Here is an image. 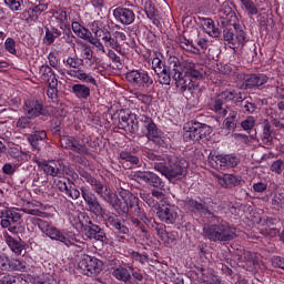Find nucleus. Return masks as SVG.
<instances>
[{"mask_svg": "<svg viewBox=\"0 0 284 284\" xmlns=\"http://www.w3.org/2000/svg\"><path fill=\"white\" fill-rule=\"evenodd\" d=\"M170 70L176 88H180L182 92H185V90L190 92L200 90L199 81L203 79V67L200 63H195L192 60L180 62L178 58H173L170 61Z\"/></svg>", "mask_w": 284, "mask_h": 284, "instance_id": "7ed1b4c3", "label": "nucleus"}, {"mask_svg": "<svg viewBox=\"0 0 284 284\" xmlns=\"http://www.w3.org/2000/svg\"><path fill=\"white\" fill-rule=\"evenodd\" d=\"M148 183L153 187H163V181H161V178H159V175H156V173H153V172H151Z\"/></svg>", "mask_w": 284, "mask_h": 284, "instance_id": "5fc2aeb1", "label": "nucleus"}, {"mask_svg": "<svg viewBox=\"0 0 284 284\" xmlns=\"http://www.w3.org/2000/svg\"><path fill=\"white\" fill-rule=\"evenodd\" d=\"M39 168L44 172V174H48L49 176H58L61 179L65 174V166L61 165V163L54 162V161H40L38 162Z\"/></svg>", "mask_w": 284, "mask_h": 284, "instance_id": "dca6fc26", "label": "nucleus"}, {"mask_svg": "<svg viewBox=\"0 0 284 284\" xmlns=\"http://www.w3.org/2000/svg\"><path fill=\"white\" fill-rule=\"evenodd\" d=\"M54 71L52 70V67L48 65V64H42L40 67V74H41V79L43 81H45V79H48Z\"/></svg>", "mask_w": 284, "mask_h": 284, "instance_id": "4d7b16f0", "label": "nucleus"}, {"mask_svg": "<svg viewBox=\"0 0 284 284\" xmlns=\"http://www.w3.org/2000/svg\"><path fill=\"white\" fill-rule=\"evenodd\" d=\"M89 28L95 37H101V31L103 30V22L95 20L89 24Z\"/></svg>", "mask_w": 284, "mask_h": 284, "instance_id": "603ef678", "label": "nucleus"}, {"mask_svg": "<svg viewBox=\"0 0 284 284\" xmlns=\"http://www.w3.org/2000/svg\"><path fill=\"white\" fill-rule=\"evenodd\" d=\"M156 216L166 225H174L179 219V209L170 203L162 202L158 205Z\"/></svg>", "mask_w": 284, "mask_h": 284, "instance_id": "ddd939ff", "label": "nucleus"}, {"mask_svg": "<svg viewBox=\"0 0 284 284\" xmlns=\"http://www.w3.org/2000/svg\"><path fill=\"white\" fill-rule=\"evenodd\" d=\"M69 223L77 230V232H83V222L79 213L69 214Z\"/></svg>", "mask_w": 284, "mask_h": 284, "instance_id": "e433bc0d", "label": "nucleus"}, {"mask_svg": "<svg viewBox=\"0 0 284 284\" xmlns=\"http://www.w3.org/2000/svg\"><path fill=\"white\" fill-rule=\"evenodd\" d=\"M34 284H59V281L54 278V275L50 273H44L33 280Z\"/></svg>", "mask_w": 284, "mask_h": 284, "instance_id": "c9c22d12", "label": "nucleus"}, {"mask_svg": "<svg viewBox=\"0 0 284 284\" xmlns=\"http://www.w3.org/2000/svg\"><path fill=\"white\" fill-rule=\"evenodd\" d=\"M85 234L88 239H91V240L93 239L94 241H102V242L105 241V233L97 224H91V226L87 229Z\"/></svg>", "mask_w": 284, "mask_h": 284, "instance_id": "4be33fe9", "label": "nucleus"}, {"mask_svg": "<svg viewBox=\"0 0 284 284\" xmlns=\"http://www.w3.org/2000/svg\"><path fill=\"white\" fill-rule=\"evenodd\" d=\"M38 227L43 234H45V236L51 239V241H60V243H63L64 245H67V247H70V245H74V239L70 236V233L63 230L61 231L57 229V226H52V224H50V222L48 221L39 220Z\"/></svg>", "mask_w": 284, "mask_h": 284, "instance_id": "39448f33", "label": "nucleus"}, {"mask_svg": "<svg viewBox=\"0 0 284 284\" xmlns=\"http://www.w3.org/2000/svg\"><path fill=\"white\" fill-rule=\"evenodd\" d=\"M185 206L191 212H201L202 214H207V207L203 203H199L193 199L187 197L185 200Z\"/></svg>", "mask_w": 284, "mask_h": 284, "instance_id": "c756f323", "label": "nucleus"}, {"mask_svg": "<svg viewBox=\"0 0 284 284\" xmlns=\"http://www.w3.org/2000/svg\"><path fill=\"white\" fill-rule=\"evenodd\" d=\"M2 284H30L23 275H4Z\"/></svg>", "mask_w": 284, "mask_h": 284, "instance_id": "473e14b6", "label": "nucleus"}, {"mask_svg": "<svg viewBox=\"0 0 284 284\" xmlns=\"http://www.w3.org/2000/svg\"><path fill=\"white\" fill-rule=\"evenodd\" d=\"M140 121L144 124V129L146 130L145 136L149 141H152L155 145H160V148H168V143L163 139V133L159 130L152 118L141 115Z\"/></svg>", "mask_w": 284, "mask_h": 284, "instance_id": "6e6552de", "label": "nucleus"}, {"mask_svg": "<svg viewBox=\"0 0 284 284\" xmlns=\"http://www.w3.org/2000/svg\"><path fill=\"white\" fill-rule=\"evenodd\" d=\"M155 232L159 239L166 245H172V243H174V237L170 236L164 224H155Z\"/></svg>", "mask_w": 284, "mask_h": 284, "instance_id": "a878e982", "label": "nucleus"}, {"mask_svg": "<svg viewBox=\"0 0 284 284\" xmlns=\"http://www.w3.org/2000/svg\"><path fill=\"white\" fill-rule=\"evenodd\" d=\"M216 179L217 183L222 185V187H230L241 183V176L234 174L217 175Z\"/></svg>", "mask_w": 284, "mask_h": 284, "instance_id": "412c9836", "label": "nucleus"}, {"mask_svg": "<svg viewBox=\"0 0 284 284\" xmlns=\"http://www.w3.org/2000/svg\"><path fill=\"white\" fill-rule=\"evenodd\" d=\"M59 37H61V30L57 28L47 29L43 43H45V45H52V43H54Z\"/></svg>", "mask_w": 284, "mask_h": 284, "instance_id": "7c9ffc66", "label": "nucleus"}, {"mask_svg": "<svg viewBox=\"0 0 284 284\" xmlns=\"http://www.w3.org/2000/svg\"><path fill=\"white\" fill-rule=\"evenodd\" d=\"M4 241L8 247L16 254L17 256H21V254H26L27 244L20 237H13L10 234H4Z\"/></svg>", "mask_w": 284, "mask_h": 284, "instance_id": "a211bd4d", "label": "nucleus"}, {"mask_svg": "<svg viewBox=\"0 0 284 284\" xmlns=\"http://www.w3.org/2000/svg\"><path fill=\"white\" fill-rule=\"evenodd\" d=\"M4 49L9 54H17V42L12 38H7L4 41Z\"/></svg>", "mask_w": 284, "mask_h": 284, "instance_id": "864d4df0", "label": "nucleus"}, {"mask_svg": "<svg viewBox=\"0 0 284 284\" xmlns=\"http://www.w3.org/2000/svg\"><path fill=\"white\" fill-rule=\"evenodd\" d=\"M230 110V108H223V100L221 98L215 101L214 112H216L219 116H227V111Z\"/></svg>", "mask_w": 284, "mask_h": 284, "instance_id": "09e8293b", "label": "nucleus"}, {"mask_svg": "<svg viewBox=\"0 0 284 284\" xmlns=\"http://www.w3.org/2000/svg\"><path fill=\"white\" fill-rule=\"evenodd\" d=\"M125 79L129 83L136 85V88H150L152 83H154V80H152L150 74L146 71L141 70H131L126 72Z\"/></svg>", "mask_w": 284, "mask_h": 284, "instance_id": "4468645a", "label": "nucleus"}, {"mask_svg": "<svg viewBox=\"0 0 284 284\" xmlns=\"http://www.w3.org/2000/svg\"><path fill=\"white\" fill-rule=\"evenodd\" d=\"M283 165H284L283 160H276L271 165V172H274L275 174H281V172H283Z\"/></svg>", "mask_w": 284, "mask_h": 284, "instance_id": "680f3d73", "label": "nucleus"}, {"mask_svg": "<svg viewBox=\"0 0 284 284\" xmlns=\"http://www.w3.org/2000/svg\"><path fill=\"white\" fill-rule=\"evenodd\" d=\"M272 125L270 124V121H264V128H263V136L266 141H272Z\"/></svg>", "mask_w": 284, "mask_h": 284, "instance_id": "13d9d810", "label": "nucleus"}, {"mask_svg": "<svg viewBox=\"0 0 284 284\" xmlns=\"http://www.w3.org/2000/svg\"><path fill=\"white\" fill-rule=\"evenodd\" d=\"M113 17L115 21L122 23V26H132V22L136 19L132 9L118 7L113 10Z\"/></svg>", "mask_w": 284, "mask_h": 284, "instance_id": "f3484780", "label": "nucleus"}, {"mask_svg": "<svg viewBox=\"0 0 284 284\" xmlns=\"http://www.w3.org/2000/svg\"><path fill=\"white\" fill-rule=\"evenodd\" d=\"M82 178L84 181H87V183H89V185H91V187H93L94 192H97L99 196L112 205L118 214H128L131 209L138 219H141V221L145 219V214L141 212V207H139V197H136L130 191H120V196L123 201L121 202V200L112 192V190H110V187H108V185L101 184V182L92 178L90 173H82Z\"/></svg>", "mask_w": 284, "mask_h": 284, "instance_id": "f257e3e1", "label": "nucleus"}, {"mask_svg": "<svg viewBox=\"0 0 284 284\" xmlns=\"http://www.w3.org/2000/svg\"><path fill=\"white\" fill-rule=\"evenodd\" d=\"M103 270V262L94 256L84 254L78 262V271L84 276H94Z\"/></svg>", "mask_w": 284, "mask_h": 284, "instance_id": "0eeeda50", "label": "nucleus"}, {"mask_svg": "<svg viewBox=\"0 0 284 284\" xmlns=\"http://www.w3.org/2000/svg\"><path fill=\"white\" fill-rule=\"evenodd\" d=\"M240 3L244 6L245 10L251 14V17H254L255 14H258V9L254 4V1L252 0H240Z\"/></svg>", "mask_w": 284, "mask_h": 284, "instance_id": "49530a36", "label": "nucleus"}, {"mask_svg": "<svg viewBox=\"0 0 284 284\" xmlns=\"http://www.w3.org/2000/svg\"><path fill=\"white\" fill-rule=\"evenodd\" d=\"M48 60L51 68H54L60 74H65V69L59 67V51H51L48 54Z\"/></svg>", "mask_w": 284, "mask_h": 284, "instance_id": "2f4dec72", "label": "nucleus"}, {"mask_svg": "<svg viewBox=\"0 0 284 284\" xmlns=\"http://www.w3.org/2000/svg\"><path fill=\"white\" fill-rule=\"evenodd\" d=\"M151 173L152 172L150 171H135L133 173V178L135 179V181L149 183Z\"/></svg>", "mask_w": 284, "mask_h": 284, "instance_id": "de8ad7c7", "label": "nucleus"}, {"mask_svg": "<svg viewBox=\"0 0 284 284\" xmlns=\"http://www.w3.org/2000/svg\"><path fill=\"white\" fill-rule=\"evenodd\" d=\"M202 22L204 26V30L209 37H212L213 39H216L220 37L221 31H219V28L214 26V20L210 18H202Z\"/></svg>", "mask_w": 284, "mask_h": 284, "instance_id": "393cba45", "label": "nucleus"}, {"mask_svg": "<svg viewBox=\"0 0 284 284\" xmlns=\"http://www.w3.org/2000/svg\"><path fill=\"white\" fill-rule=\"evenodd\" d=\"M63 63H67L69 68H73L74 70L81 68L83 65V59L74 55V57H69L67 60H63Z\"/></svg>", "mask_w": 284, "mask_h": 284, "instance_id": "c03bdc74", "label": "nucleus"}, {"mask_svg": "<svg viewBox=\"0 0 284 284\" xmlns=\"http://www.w3.org/2000/svg\"><path fill=\"white\" fill-rule=\"evenodd\" d=\"M151 65H152V70L155 72V74H161L162 72H165V69L168 68V67H165L163 57H159V55H155L152 59Z\"/></svg>", "mask_w": 284, "mask_h": 284, "instance_id": "f704fd0d", "label": "nucleus"}, {"mask_svg": "<svg viewBox=\"0 0 284 284\" xmlns=\"http://www.w3.org/2000/svg\"><path fill=\"white\" fill-rule=\"evenodd\" d=\"M1 214L2 219H9L12 223H19V221H21V214L16 210H4Z\"/></svg>", "mask_w": 284, "mask_h": 284, "instance_id": "a19ab883", "label": "nucleus"}, {"mask_svg": "<svg viewBox=\"0 0 284 284\" xmlns=\"http://www.w3.org/2000/svg\"><path fill=\"white\" fill-rule=\"evenodd\" d=\"M79 81H82L83 83H90L91 85H97V79L92 77L90 73H85L81 71Z\"/></svg>", "mask_w": 284, "mask_h": 284, "instance_id": "6e6d98bb", "label": "nucleus"}, {"mask_svg": "<svg viewBox=\"0 0 284 284\" xmlns=\"http://www.w3.org/2000/svg\"><path fill=\"white\" fill-rule=\"evenodd\" d=\"M270 78H267L263 73L258 74H247L244 77V85L247 89L252 88H261V85H265Z\"/></svg>", "mask_w": 284, "mask_h": 284, "instance_id": "aec40b11", "label": "nucleus"}, {"mask_svg": "<svg viewBox=\"0 0 284 284\" xmlns=\"http://www.w3.org/2000/svg\"><path fill=\"white\" fill-rule=\"evenodd\" d=\"M77 37L80 39H83L84 41H88L89 43H92L94 41V37H92V32L85 27H82V30L78 31Z\"/></svg>", "mask_w": 284, "mask_h": 284, "instance_id": "3c124183", "label": "nucleus"}, {"mask_svg": "<svg viewBox=\"0 0 284 284\" xmlns=\"http://www.w3.org/2000/svg\"><path fill=\"white\" fill-rule=\"evenodd\" d=\"M236 116H239V112L232 109H229L226 119L223 122V125L226 130H236V124L239 123V120L236 119Z\"/></svg>", "mask_w": 284, "mask_h": 284, "instance_id": "bb28decb", "label": "nucleus"}, {"mask_svg": "<svg viewBox=\"0 0 284 284\" xmlns=\"http://www.w3.org/2000/svg\"><path fill=\"white\" fill-rule=\"evenodd\" d=\"M81 196L87 205L88 212H91L95 216H105V209L101 206L99 203V199L92 191H90V186H81L80 187Z\"/></svg>", "mask_w": 284, "mask_h": 284, "instance_id": "9d476101", "label": "nucleus"}, {"mask_svg": "<svg viewBox=\"0 0 284 284\" xmlns=\"http://www.w3.org/2000/svg\"><path fill=\"white\" fill-rule=\"evenodd\" d=\"M108 224L111 225V227H114L119 234H129L130 229L125 226V224L121 223L119 217L116 215H111L108 217Z\"/></svg>", "mask_w": 284, "mask_h": 284, "instance_id": "cd10ccee", "label": "nucleus"}, {"mask_svg": "<svg viewBox=\"0 0 284 284\" xmlns=\"http://www.w3.org/2000/svg\"><path fill=\"white\" fill-rule=\"evenodd\" d=\"M136 99H138V101H140V103H144V105L152 104V95H150V94L139 93L136 95Z\"/></svg>", "mask_w": 284, "mask_h": 284, "instance_id": "e2e57ef3", "label": "nucleus"}, {"mask_svg": "<svg viewBox=\"0 0 284 284\" xmlns=\"http://www.w3.org/2000/svg\"><path fill=\"white\" fill-rule=\"evenodd\" d=\"M224 41H227L230 45H234V33L227 29L224 30Z\"/></svg>", "mask_w": 284, "mask_h": 284, "instance_id": "774afa93", "label": "nucleus"}, {"mask_svg": "<svg viewBox=\"0 0 284 284\" xmlns=\"http://www.w3.org/2000/svg\"><path fill=\"white\" fill-rule=\"evenodd\" d=\"M30 126V118L22 116L17 122V128H20V130H26V128Z\"/></svg>", "mask_w": 284, "mask_h": 284, "instance_id": "69168bd1", "label": "nucleus"}, {"mask_svg": "<svg viewBox=\"0 0 284 284\" xmlns=\"http://www.w3.org/2000/svg\"><path fill=\"white\" fill-rule=\"evenodd\" d=\"M72 92L78 99H88L90 97V89L85 84H74Z\"/></svg>", "mask_w": 284, "mask_h": 284, "instance_id": "72a5a7b5", "label": "nucleus"}, {"mask_svg": "<svg viewBox=\"0 0 284 284\" xmlns=\"http://www.w3.org/2000/svg\"><path fill=\"white\" fill-rule=\"evenodd\" d=\"M241 163V159L235 154H219L211 152L209 154V165L214 170H221L223 168H236Z\"/></svg>", "mask_w": 284, "mask_h": 284, "instance_id": "1a4fd4ad", "label": "nucleus"}, {"mask_svg": "<svg viewBox=\"0 0 284 284\" xmlns=\"http://www.w3.org/2000/svg\"><path fill=\"white\" fill-rule=\"evenodd\" d=\"M277 108L281 112H284V101L277 103ZM273 125L278 128V130H284V115L280 119H273Z\"/></svg>", "mask_w": 284, "mask_h": 284, "instance_id": "8fccbe9b", "label": "nucleus"}, {"mask_svg": "<svg viewBox=\"0 0 284 284\" xmlns=\"http://www.w3.org/2000/svg\"><path fill=\"white\" fill-rule=\"evenodd\" d=\"M9 264L10 258H8L6 254H0V270H2V272H8Z\"/></svg>", "mask_w": 284, "mask_h": 284, "instance_id": "0e129e2a", "label": "nucleus"}, {"mask_svg": "<svg viewBox=\"0 0 284 284\" xmlns=\"http://www.w3.org/2000/svg\"><path fill=\"white\" fill-rule=\"evenodd\" d=\"M170 72L172 74V69H164L161 73H155L158 75V81L161 85H170L172 78L170 77Z\"/></svg>", "mask_w": 284, "mask_h": 284, "instance_id": "ea45409f", "label": "nucleus"}, {"mask_svg": "<svg viewBox=\"0 0 284 284\" xmlns=\"http://www.w3.org/2000/svg\"><path fill=\"white\" fill-rule=\"evenodd\" d=\"M154 170L160 172L162 176H165L171 183L174 181H181L185 176V168L181 166V162L170 164V168L163 164H155Z\"/></svg>", "mask_w": 284, "mask_h": 284, "instance_id": "f8f14e48", "label": "nucleus"}, {"mask_svg": "<svg viewBox=\"0 0 284 284\" xmlns=\"http://www.w3.org/2000/svg\"><path fill=\"white\" fill-rule=\"evenodd\" d=\"M180 47L183 50H186V52H193V54H199V50L196 49V47H194L192 41H190V40H187L185 38H181L180 39Z\"/></svg>", "mask_w": 284, "mask_h": 284, "instance_id": "a18cd8bd", "label": "nucleus"}, {"mask_svg": "<svg viewBox=\"0 0 284 284\" xmlns=\"http://www.w3.org/2000/svg\"><path fill=\"white\" fill-rule=\"evenodd\" d=\"M4 6L11 10V12H21V6L23 0H3Z\"/></svg>", "mask_w": 284, "mask_h": 284, "instance_id": "79ce46f5", "label": "nucleus"}, {"mask_svg": "<svg viewBox=\"0 0 284 284\" xmlns=\"http://www.w3.org/2000/svg\"><path fill=\"white\" fill-rule=\"evenodd\" d=\"M119 129L130 134H136L139 132V116L136 113L123 112L119 119Z\"/></svg>", "mask_w": 284, "mask_h": 284, "instance_id": "2eb2a0df", "label": "nucleus"}, {"mask_svg": "<svg viewBox=\"0 0 284 284\" xmlns=\"http://www.w3.org/2000/svg\"><path fill=\"white\" fill-rule=\"evenodd\" d=\"M8 271L26 272V262L18 258H11L9 260Z\"/></svg>", "mask_w": 284, "mask_h": 284, "instance_id": "4c0bfd02", "label": "nucleus"}, {"mask_svg": "<svg viewBox=\"0 0 284 284\" xmlns=\"http://www.w3.org/2000/svg\"><path fill=\"white\" fill-rule=\"evenodd\" d=\"M203 232L206 239L214 242L227 243L236 237V229L227 223L205 225Z\"/></svg>", "mask_w": 284, "mask_h": 284, "instance_id": "20e7f679", "label": "nucleus"}, {"mask_svg": "<svg viewBox=\"0 0 284 284\" xmlns=\"http://www.w3.org/2000/svg\"><path fill=\"white\" fill-rule=\"evenodd\" d=\"M245 43H247V40L245 38V31L237 30L234 34L233 48H243Z\"/></svg>", "mask_w": 284, "mask_h": 284, "instance_id": "58836bf2", "label": "nucleus"}, {"mask_svg": "<svg viewBox=\"0 0 284 284\" xmlns=\"http://www.w3.org/2000/svg\"><path fill=\"white\" fill-rule=\"evenodd\" d=\"M220 99L222 101H233V103H241L244 100L241 92H236L234 90H225L220 94Z\"/></svg>", "mask_w": 284, "mask_h": 284, "instance_id": "c85d7f7f", "label": "nucleus"}, {"mask_svg": "<svg viewBox=\"0 0 284 284\" xmlns=\"http://www.w3.org/2000/svg\"><path fill=\"white\" fill-rule=\"evenodd\" d=\"M11 154H14L13 159L18 160L19 162L28 161V153L23 151H19L14 149V150H11Z\"/></svg>", "mask_w": 284, "mask_h": 284, "instance_id": "052dcab7", "label": "nucleus"}, {"mask_svg": "<svg viewBox=\"0 0 284 284\" xmlns=\"http://www.w3.org/2000/svg\"><path fill=\"white\" fill-rule=\"evenodd\" d=\"M58 185H59V190L61 192H64V194H67L69 199H73L74 201H77V199L81 196V192L78 189L72 187L71 185H69L63 181H59Z\"/></svg>", "mask_w": 284, "mask_h": 284, "instance_id": "b1692460", "label": "nucleus"}, {"mask_svg": "<svg viewBox=\"0 0 284 284\" xmlns=\"http://www.w3.org/2000/svg\"><path fill=\"white\" fill-rule=\"evenodd\" d=\"M82 178L84 181H87V183H89V185H91V187H93L94 192H97L99 196L112 205L118 214H128L131 209L138 219H141V221L145 219V214L141 212V207H139V197H136L130 191H120V196L123 201L121 202V200L112 192V190H110V187H108V185L101 184V182L92 178L90 173H82Z\"/></svg>", "mask_w": 284, "mask_h": 284, "instance_id": "f03ea898", "label": "nucleus"}, {"mask_svg": "<svg viewBox=\"0 0 284 284\" xmlns=\"http://www.w3.org/2000/svg\"><path fill=\"white\" fill-rule=\"evenodd\" d=\"M241 125L243 130H252V128L256 125V120L254 119V116H248L246 120L242 121Z\"/></svg>", "mask_w": 284, "mask_h": 284, "instance_id": "bf43d9fd", "label": "nucleus"}, {"mask_svg": "<svg viewBox=\"0 0 284 284\" xmlns=\"http://www.w3.org/2000/svg\"><path fill=\"white\" fill-rule=\"evenodd\" d=\"M271 203H272V205L275 210H283V207H284V193H274Z\"/></svg>", "mask_w": 284, "mask_h": 284, "instance_id": "37998d69", "label": "nucleus"}, {"mask_svg": "<svg viewBox=\"0 0 284 284\" xmlns=\"http://www.w3.org/2000/svg\"><path fill=\"white\" fill-rule=\"evenodd\" d=\"M60 143L62 148L72 150V152H77L78 154H90V150L88 149V145H90V138H72L65 135L61 138Z\"/></svg>", "mask_w": 284, "mask_h": 284, "instance_id": "9b49d317", "label": "nucleus"}, {"mask_svg": "<svg viewBox=\"0 0 284 284\" xmlns=\"http://www.w3.org/2000/svg\"><path fill=\"white\" fill-rule=\"evenodd\" d=\"M184 138L186 141H201L212 134V128L199 121H190L184 124Z\"/></svg>", "mask_w": 284, "mask_h": 284, "instance_id": "423d86ee", "label": "nucleus"}, {"mask_svg": "<svg viewBox=\"0 0 284 284\" xmlns=\"http://www.w3.org/2000/svg\"><path fill=\"white\" fill-rule=\"evenodd\" d=\"M23 110L29 119H36V116H41V114L45 115L43 104L39 103L37 100H27Z\"/></svg>", "mask_w": 284, "mask_h": 284, "instance_id": "6ab92c4d", "label": "nucleus"}, {"mask_svg": "<svg viewBox=\"0 0 284 284\" xmlns=\"http://www.w3.org/2000/svg\"><path fill=\"white\" fill-rule=\"evenodd\" d=\"M254 192H257L258 194H262V192H265L267 190V183L265 182H257L253 184Z\"/></svg>", "mask_w": 284, "mask_h": 284, "instance_id": "338daca9", "label": "nucleus"}, {"mask_svg": "<svg viewBox=\"0 0 284 284\" xmlns=\"http://www.w3.org/2000/svg\"><path fill=\"white\" fill-rule=\"evenodd\" d=\"M47 138L48 134L45 131H36L32 134H29L27 139L33 150H39V143L45 141Z\"/></svg>", "mask_w": 284, "mask_h": 284, "instance_id": "5701e85b", "label": "nucleus"}]
</instances>
